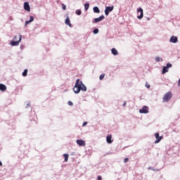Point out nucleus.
Returning <instances> with one entry per match:
<instances>
[{
	"label": "nucleus",
	"mask_w": 180,
	"mask_h": 180,
	"mask_svg": "<svg viewBox=\"0 0 180 180\" xmlns=\"http://www.w3.org/2000/svg\"><path fill=\"white\" fill-rule=\"evenodd\" d=\"M73 91L75 94H79L81 91H84V92H86V86L85 84L82 83V82L79 81V79H77L76 80L75 85L73 88Z\"/></svg>",
	"instance_id": "f257e3e1"
},
{
	"label": "nucleus",
	"mask_w": 180,
	"mask_h": 180,
	"mask_svg": "<svg viewBox=\"0 0 180 180\" xmlns=\"http://www.w3.org/2000/svg\"><path fill=\"white\" fill-rule=\"evenodd\" d=\"M171 98H172V94L169 91L166 93L162 98L163 102H169Z\"/></svg>",
	"instance_id": "f03ea898"
},
{
	"label": "nucleus",
	"mask_w": 180,
	"mask_h": 180,
	"mask_svg": "<svg viewBox=\"0 0 180 180\" xmlns=\"http://www.w3.org/2000/svg\"><path fill=\"white\" fill-rule=\"evenodd\" d=\"M137 18L139 19H143V16H144V13H143V8H139L137 9Z\"/></svg>",
	"instance_id": "7ed1b4c3"
},
{
	"label": "nucleus",
	"mask_w": 180,
	"mask_h": 180,
	"mask_svg": "<svg viewBox=\"0 0 180 180\" xmlns=\"http://www.w3.org/2000/svg\"><path fill=\"white\" fill-rule=\"evenodd\" d=\"M18 37H19L18 41H11V46H19V43H20V41H22V35L21 34L18 35Z\"/></svg>",
	"instance_id": "20e7f679"
},
{
	"label": "nucleus",
	"mask_w": 180,
	"mask_h": 180,
	"mask_svg": "<svg viewBox=\"0 0 180 180\" xmlns=\"http://www.w3.org/2000/svg\"><path fill=\"white\" fill-rule=\"evenodd\" d=\"M114 8H115V6H113L105 7V15L108 16L109 15V12H112V11H113Z\"/></svg>",
	"instance_id": "39448f33"
},
{
	"label": "nucleus",
	"mask_w": 180,
	"mask_h": 180,
	"mask_svg": "<svg viewBox=\"0 0 180 180\" xmlns=\"http://www.w3.org/2000/svg\"><path fill=\"white\" fill-rule=\"evenodd\" d=\"M172 67V64L167 63V66H165L162 68V74H165V73L168 72L169 68H171Z\"/></svg>",
	"instance_id": "423d86ee"
},
{
	"label": "nucleus",
	"mask_w": 180,
	"mask_h": 180,
	"mask_svg": "<svg viewBox=\"0 0 180 180\" xmlns=\"http://www.w3.org/2000/svg\"><path fill=\"white\" fill-rule=\"evenodd\" d=\"M155 137L156 139V141H155V144H158V143H160V141H161V140L163 139L162 136H160V134L159 133H156L155 134Z\"/></svg>",
	"instance_id": "0eeeda50"
},
{
	"label": "nucleus",
	"mask_w": 180,
	"mask_h": 180,
	"mask_svg": "<svg viewBox=\"0 0 180 180\" xmlns=\"http://www.w3.org/2000/svg\"><path fill=\"white\" fill-rule=\"evenodd\" d=\"M76 143L79 146L85 147V142L82 139H77Z\"/></svg>",
	"instance_id": "6e6552de"
},
{
	"label": "nucleus",
	"mask_w": 180,
	"mask_h": 180,
	"mask_svg": "<svg viewBox=\"0 0 180 180\" xmlns=\"http://www.w3.org/2000/svg\"><path fill=\"white\" fill-rule=\"evenodd\" d=\"M140 113H148V107L143 106L141 109L139 110Z\"/></svg>",
	"instance_id": "1a4fd4ad"
},
{
	"label": "nucleus",
	"mask_w": 180,
	"mask_h": 180,
	"mask_svg": "<svg viewBox=\"0 0 180 180\" xmlns=\"http://www.w3.org/2000/svg\"><path fill=\"white\" fill-rule=\"evenodd\" d=\"M24 9L27 11V12H30V5H29V2L24 3Z\"/></svg>",
	"instance_id": "9d476101"
},
{
	"label": "nucleus",
	"mask_w": 180,
	"mask_h": 180,
	"mask_svg": "<svg viewBox=\"0 0 180 180\" xmlns=\"http://www.w3.org/2000/svg\"><path fill=\"white\" fill-rule=\"evenodd\" d=\"M105 19L104 15H101L99 18H94V23H98V22H101Z\"/></svg>",
	"instance_id": "9b49d317"
},
{
	"label": "nucleus",
	"mask_w": 180,
	"mask_h": 180,
	"mask_svg": "<svg viewBox=\"0 0 180 180\" xmlns=\"http://www.w3.org/2000/svg\"><path fill=\"white\" fill-rule=\"evenodd\" d=\"M106 141L108 144H112V143H113V140H112V135H108L106 136Z\"/></svg>",
	"instance_id": "f8f14e48"
},
{
	"label": "nucleus",
	"mask_w": 180,
	"mask_h": 180,
	"mask_svg": "<svg viewBox=\"0 0 180 180\" xmlns=\"http://www.w3.org/2000/svg\"><path fill=\"white\" fill-rule=\"evenodd\" d=\"M169 41L170 43H176L178 41V37L172 36L171 37Z\"/></svg>",
	"instance_id": "ddd939ff"
},
{
	"label": "nucleus",
	"mask_w": 180,
	"mask_h": 180,
	"mask_svg": "<svg viewBox=\"0 0 180 180\" xmlns=\"http://www.w3.org/2000/svg\"><path fill=\"white\" fill-rule=\"evenodd\" d=\"M65 25H68V26H70V27L72 26V25H71V21L70 20V18L68 17L65 19Z\"/></svg>",
	"instance_id": "4468645a"
},
{
	"label": "nucleus",
	"mask_w": 180,
	"mask_h": 180,
	"mask_svg": "<svg viewBox=\"0 0 180 180\" xmlns=\"http://www.w3.org/2000/svg\"><path fill=\"white\" fill-rule=\"evenodd\" d=\"M111 53H112V54H113V56H117V54H119V52L117 51V50L115 48L112 49Z\"/></svg>",
	"instance_id": "2eb2a0df"
},
{
	"label": "nucleus",
	"mask_w": 180,
	"mask_h": 180,
	"mask_svg": "<svg viewBox=\"0 0 180 180\" xmlns=\"http://www.w3.org/2000/svg\"><path fill=\"white\" fill-rule=\"evenodd\" d=\"M0 91L5 92V91H6V86L5 84H0Z\"/></svg>",
	"instance_id": "dca6fc26"
},
{
	"label": "nucleus",
	"mask_w": 180,
	"mask_h": 180,
	"mask_svg": "<svg viewBox=\"0 0 180 180\" xmlns=\"http://www.w3.org/2000/svg\"><path fill=\"white\" fill-rule=\"evenodd\" d=\"M93 9L95 13H99L101 12V10H99V8H98V6L94 7Z\"/></svg>",
	"instance_id": "f3484780"
},
{
	"label": "nucleus",
	"mask_w": 180,
	"mask_h": 180,
	"mask_svg": "<svg viewBox=\"0 0 180 180\" xmlns=\"http://www.w3.org/2000/svg\"><path fill=\"white\" fill-rule=\"evenodd\" d=\"M63 157L65 158V162H67V161H68V157H69L68 154L64 153Z\"/></svg>",
	"instance_id": "a211bd4d"
},
{
	"label": "nucleus",
	"mask_w": 180,
	"mask_h": 180,
	"mask_svg": "<svg viewBox=\"0 0 180 180\" xmlns=\"http://www.w3.org/2000/svg\"><path fill=\"white\" fill-rule=\"evenodd\" d=\"M27 69H25L22 72V77H27Z\"/></svg>",
	"instance_id": "6ab92c4d"
},
{
	"label": "nucleus",
	"mask_w": 180,
	"mask_h": 180,
	"mask_svg": "<svg viewBox=\"0 0 180 180\" xmlns=\"http://www.w3.org/2000/svg\"><path fill=\"white\" fill-rule=\"evenodd\" d=\"M84 9L85 11H88L89 9V4H86L84 5Z\"/></svg>",
	"instance_id": "aec40b11"
},
{
	"label": "nucleus",
	"mask_w": 180,
	"mask_h": 180,
	"mask_svg": "<svg viewBox=\"0 0 180 180\" xmlns=\"http://www.w3.org/2000/svg\"><path fill=\"white\" fill-rule=\"evenodd\" d=\"M93 32L94 33V34H98V33H99V30L98 28H96Z\"/></svg>",
	"instance_id": "412c9836"
},
{
	"label": "nucleus",
	"mask_w": 180,
	"mask_h": 180,
	"mask_svg": "<svg viewBox=\"0 0 180 180\" xmlns=\"http://www.w3.org/2000/svg\"><path fill=\"white\" fill-rule=\"evenodd\" d=\"M81 13H82V11H81V10H77L76 11V15H81Z\"/></svg>",
	"instance_id": "4be33fe9"
},
{
	"label": "nucleus",
	"mask_w": 180,
	"mask_h": 180,
	"mask_svg": "<svg viewBox=\"0 0 180 180\" xmlns=\"http://www.w3.org/2000/svg\"><path fill=\"white\" fill-rule=\"evenodd\" d=\"M33 20H34V18L33 17V16H30V20H29V22H33Z\"/></svg>",
	"instance_id": "5701e85b"
},
{
	"label": "nucleus",
	"mask_w": 180,
	"mask_h": 180,
	"mask_svg": "<svg viewBox=\"0 0 180 180\" xmlns=\"http://www.w3.org/2000/svg\"><path fill=\"white\" fill-rule=\"evenodd\" d=\"M99 78H100L101 80L105 78V74L101 75Z\"/></svg>",
	"instance_id": "b1692460"
},
{
	"label": "nucleus",
	"mask_w": 180,
	"mask_h": 180,
	"mask_svg": "<svg viewBox=\"0 0 180 180\" xmlns=\"http://www.w3.org/2000/svg\"><path fill=\"white\" fill-rule=\"evenodd\" d=\"M68 105H69V106H72V105H74V103H72V101H68Z\"/></svg>",
	"instance_id": "393cba45"
},
{
	"label": "nucleus",
	"mask_w": 180,
	"mask_h": 180,
	"mask_svg": "<svg viewBox=\"0 0 180 180\" xmlns=\"http://www.w3.org/2000/svg\"><path fill=\"white\" fill-rule=\"evenodd\" d=\"M63 6V10L65 11V9H67V6L65 4H62Z\"/></svg>",
	"instance_id": "a878e982"
},
{
	"label": "nucleus",
	"mask_w": 180,
	"mask_h": 180,
	"mask_svg": "<svg viewBox=\"0 0 180 180\" xmlns=\"http://www.w3.org/2000/svg\"><path fill=\"white\" fill-rule=\"evenodd\" d=\"M155 61H158V63H160V57H156Z\"/></svg>",
	"instance_id": "bb28decb"
},
{
	"label": "nucleus",
	"mask_w": 180,
	"mask_h": 180,
	"mask_svg": "<svg viewBox=\"0 0 180 180\" xmlns=\"http://www.w3.org/2000/svg\"><path fill=\"white\" fill-rule=\"evenodd\" d=\"M124 162H125V164L127 162H129V158H126L124 160Z\"/></svg>",
	"instance_id": "cd10ccee"
},
{
	"label": "nucleus",
	"mask_w": 180,
	"mask_h": 180,
	"mask_svg": "<svg viewBox=\"0 0 180 180\" xmlns=\"http://www.w3.org/2000/svg\"><path fill=\"white\" fill-rule=\"evenodd\" d=\"M29 23H32L31 22H29V20L25 21V26H27V25H29Z\"/></svg>",
	"instance_id": "c85d7f7f"
},
{
	"label": "nucleus",
	"mask_w": 180,
	"mask_h": 180,
	"mask_svg": "<svg viewBox=\"0 0 180 180\" xmlns=\"http://www.w3.org/2000/svg\"><path fill=\"white\" fill-rule=\"evenodd\" d=\"M86 124H88V122H84L83 123V124H82V127H85Z\"/></svg>",
	"instance_id": "c756f323"
},
{
	"label": "nucleus",
	"mask_w": 180,
	"mask_h": 180,
	"mask_svg": "<svg viewBox=\"0 0 180 180\" xmlns=\"http://www.w3.org/2000/svg\"><path fill=\"white\" fill-rule=\"evenodd\" d=\"M146 88H150V84H148V83H146Z\"/></svg>",
	"instance_id": "7c9ffc66"
},
{
	"label": "nucleus",
	"mask_w": 180,
	"mask_h": 180,
	"mask_svg": "<svg viewBox=\"0 0 180 180\" xmlns=\"http://www.w3.org/2000/svg\"><path fill=\"white\" fill-rule=\"evenodd\" d=\"M98 180H102V176H98Z\"/></svg>",
	"instance_id": "2f4dec72"
},
{
	"label": "nucleus",
	"mask_w": 180,
	"mask_h": 180,
	"mask_svg": "<svg viewBox=\"0 0 180 180\" xmlns=\"http://www.w3.org/2000/svg\"><path fill=\"white\" fill-rule=\"evenodd\" d=\"M17 39H18V37L15 36L14 38H13V40H16Z\"/></svg>",
	"instance_id": "473e14b6"
},
{
	"label": "nucleus",
	"mask_w": 180,
	"mask_h": 180,
	"mask_svg": "<svg viewBox=\"0 0 180 180\" xmlns=\"http://www.w3.org/2000/svg\"><path fill=\"white\" fill-rule=\"evenodd\" d=\"M123 106H126V101L124 102Z\"/></svg>",
	"instance_id": "72a5a7b5"
},
{
	"label": "nucleus",
	"mask_w": 180,
	"mask_h": 180,
	"mask_svg": "<svg viewBox=\"0 0 180 180\" xmlns=\"http://www.w3.org/2000/svg\"><path fill=\"white\" fill-rule=\"evenodd\" d=\"M0 167H2V162L0 161Z\"/></svg>",
	"instance_id": "f704fd0d"
}]
</instances>
